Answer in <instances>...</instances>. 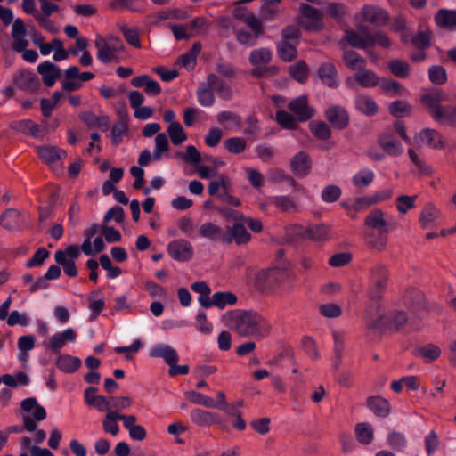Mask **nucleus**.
Instances as JSON below:
<instances>
[{"mask_svg":"<svg viewBox=\"0 0 456 456\" xmlns=\"http://www.w3.org/2000/svg\"><path fill=\"white\" fill-rule=\"evenodd\" d=\"M231 328L240 337L262 338L271 330V324L253 310H236L231 313Z\"/></svg>","mask_w":456,"mask_h":456,"instance_id":"obj_1","label":"nucleus"},{"mask_svg":"<svg viewBox=\"0 0 456 456\" xmlns=\"http://www.w3.org/2000/svg\"><path fill=\"white\" fill-rule=\"evenodd\" d=\"M408 321V314L403 310H393L386 314H379V312H370V309H366L365 322L369 330L379 329L382 332H399L406 327Z\"/></svg>","mask_w":456,"mask_h":456,"instance_id":"obj_2","label":"nucleus"},{"mask_svg":"<svg viewBox=\"0 0 456 456\" xmlns=\"http://www.w3.org/2000/svg\"><path fill=\"white\" fill-rule=\"evenodd\" d=\"M387 281L388 270L386 265L377 264L371 267L370 271V286L368 292L369 299L371 304L367 307L370 309V312H379L380 305H379V302L383 297Z\"/></svg>","mask_w":456,"mask_h":456,"instance_id":"obj_3","label":"nucleus"},{"mask_svg":"<svg viewBox=\"0 0 456 456\" xmlns=\"http://www.w3.org/2000/svg\"><path fill=\"white\" fill-rule=\"evenodd\" d=\"M273 58L272 52L268 48H258L253 50L248 61L254 69L250 70L251 77L255 78H268L276 76L279 73L277 66H266Z\"/></svg>","mask_w":456,"mask_h":456,"instance_id":"obj_4","label":"nucleus"},{"mask_svg":"<svg viewBox=\"0 0 456 456\" xmlns=\"http://www.w3.org/2000/svg\"><path fill=\"white\" fill-rule=\"evenodd\" d=\"M344 39L352 47L362 50H368L375 44L383 48H388L391 45L389 37L382 30H379L375 34L360 35L354 30L346 29Z\"/></svg>","mask_w":456,"mask_h":456,"instance_id":"obj_5","label":"nucleus"},{"mask_svg":"<svg viewBox=\"0 0 456 456\" xmlns=\"http://www.w3.org/2000/svg\"><path fill=\"white\" fill-rule=\"evenodd\" d=\"M151 357L162 358L169 365L168 374L171 377L177 375H186L189 372L188 365H177L178 354L168 345H158L151 352Z\"/></svg>","mask_w":456,"mask_h":456,"instance_id":"obj_6","label":"nucleus"},{"mask_svg":"<svg viewBox=\"0 0 456 456\" xmlns=\"http://www.w3.org/2000/svg\"><path fill=\"white\" fill-rule=\"evenodd\" d=\"M299 12L300 16L297 18V22L305 30L321 31L323 29V13L319 9L302 3L299 5Z\"/></svg>","mask_w":456,"mask_h":456,"instance_id":"obj_7","label":"nucleus"},{"mask_svg":"<svg viewBox=\"0 0 456 456\" xmlns=\"http://www.w3.org/2000/svg\"><path fill=\"white\" fill-rule=\"evenodd\" d=\"M419 101L428 110V113L441 122V111L444 107L441 103L447 101V94L439 88H432L423 93Z\"/></svg>","mask_w":456,"mask_h":456,"instance_id":"obj_8","label":"nucleus"},{"mask_svg":"<svg viewBox=\"0 0 456 456\" xmlns=\"http://www.w3.org/2000/svg\"><path fill=\"white\" fill-rule=\"evenodd\" d=\"M33 409L35 410L33 412V418L28 415H23L22 417L24 423L22 428L29 432H33L37 429L36 421H42L46 418L45 409L37 403L35 397H29L21 402L20 411L30 412Z\"/></svg>","mask_w":456,"mask_h":456,"instance_id":"obj_9","label":"nucleus"},{"mask_svg":"<svg viewBox=\"0 0 456 456\" xmlns=\"http://www.w3.org/2000/svg\"><path fill=\"white\" fill-rule=\"evenodd\" d=\"M403 305L413 313L429 311L430 305L425 294L417 288H408L402 296Z\"/></svg>","mask_w":456,"mask_h":456,"instance_id":"obj_10","label":"nucleus"},{"mask_svg":"<svg viewBox=\"0 0 456 456\" xmlns=\"http://www.w3.org/2000/svg\"><path fill=\"white\" fill-rule=\"evenodd\" d=\"M324 117L335 129L344 130L349 126L350 116L347 110L340 105L329 107L324 112Z\"/></svg>","mask_w":456,"mask_h":456,"instance_id":"obj_11","label":"nucleus"},{"mask_svg":"<svg viewBox=\"0 0 456 456\" xmlns=\"http://www.w3.org/2000/svg\"><path fill=\"white\" fill-rule=\"evenodd\" d=\"M328 233L329 227L323 224L309 225L307 227L302 225H296L294 227V234L296 236L314 241L326 240Z\"/></svg>","mask_w":456,"mask_h":456,"instance_id":"obj_12","label":"nucleus"},{"mask_svg":"<svg viewBox=\"0 0 456 456\" xmlns=\"http://www.w3.org/2000/svg\"><path fill=\"white\" fill-rule=\"evenodd\" d=\"M288 108L299 122L309 120L315 114V110L308 105L306 95H301L293 99L289 103Z\"/></svg>","mask_w":456,"mask_h":456,"instance_id":"obj_13","label":"nucleus"},{"mask_svg":"<svg viewBox=\"0 0 456 456\" xmlns=\"http://www.w3.org/2000/svg\"><path fill=\"white\" fill-rule=\"evenodd\" d=\"M258 280L263 279L266 282L267 287H272L274 284L285 282L286 281H295V273L286 268H273L261 272Z\"/></svg>","mask_w":456,"mask_h":456,"instance_id":"obj_14","label":"nucleus"},{"mask_svg":"<svg viewBox=\"0 0 456 456\" xmlns=\"http://www.w3.org/2000/svg\"><path fill=\"white\" fill-rule=\"evenodd\" d=\"M251 234L247 231L244 224L235 222L232 226H226L224 243L231 244L235 242L237 245H244L249 242Z\"/></svg>","mask_w":456,"mask_h":456,"instance_id":"obj_15","label":"nucleus"},{"mask_svg":"<svg viewBox=\"0 0 456 456\" xmlns=\"http://www.w3.org/2000/svg\"><path fill=\"white\" fill-rule=\"evenodd\" d=\"M167 253L175 260L185 262L191 259L193 248L188 240H176L168 244Z\"/></svg>","mask_w":456,"mask_h":456,"instance_id":"obj_16","label":"nucleus"},{"mask_svg":"<svg viewBox=\"0 0 456 456\" xmlns=\"http://www.w3.org/2000/svg\"><path fill=\"white\" fill-rule=\"evenodd\" d=\"M365 21L377 27H382L387 24L389 16L387 12L377 5L366 4L361 12Z\"/></svg>","mask_w":456,"mask_h":456,"instance_id":"obj_17","label":"nucleus"},{"mask_svg":"<svg viewBox=\"0 0 456 456\" xmlns=\"http://www.w3.org/2000/svg\"><path fill=\"white\" fill-rule=\"evenodd\" d=\"M37 72L42 76V82L47 87H52L61 77V69L55 63L48 61L37 66Z\"/></svg>","mask_w":456,"mask_h":456,"instance_id":"obj_18","label":"nucleus"},{"mask_svg":"<svg viewBox=\"0 0 456 456\" xmlns=\"http://www.w3.org/2000/svg\"><path fill=\"white\" fill-rule=\"evenodd\" d=\"M13 83L21 90L37 91L40 86L38 77L28 70H20L13 78Z\"/></svg>","mask_w":456,"mask_h":456,"instance_id":"obj_19","label":"nucleus"},{"mask_svg":"<svg viewBox=\"0 0 456 456\" xmlns=\"http://www.w3.org/2000/svg\"><path fill=\"white\" fill-rule=\"evenodd\" d=\"M95 47L98 50L97 57L103 63H109L116 59L114 53L121 52V45H110L102 37L95 39Z\"/></svg>","mask_w":456,"mask_h":456,"instance_id":"obj_20","label":"nucleus"},{"mask_svg":"<svg viewBox=\"0 0 456 456\" xmlns=\"http://www.w3.org/2000/svg\"><path fill=\"white\" fill-rule=\"evenodd\" d=\"M366 406L379 418H387L391 412L390 403L379 395L369 396L366 399Z\"/></svg>","mask_w":456,"mask_h":456,"instance_id":"obj_21","label":"nucleus"},{"mask_svg":"<svg viewBox=\"0 0 456 456\" xmlns=\"http://www.w3.org/2000/svg\"><path fill=\"white\" fill-rule=\"evenodd\" d=\"M312 161L309 155L305 151H299L291 161L290 167L293 173L300 177L305 176L311 170Z\"/></svg>","mask_w":456,"mask_h":456,"instance_id":"obj_22","label":"nucleus"},{"mask_svg":"<svg viewBox=\"0 0 456 456\" xmlns=\"http://www.w3.org/2000/svg\"><path fill=\"white\" fill-rule=\"evenodd\" d=\"M318 76L325 86L330 88H337L338 86V71L332 63H322L318 69Z\"/></svg>","mask_w":456,"mask_h":456,"instance_id":"obj_23","label":"nucleus"},{"mask_svg":"<svg viewBox=\"0 0 456 456\" xmlns=\"http://www.w3.org/2000/svg\"><path fill=\"white\" fill-rule=\"evenodd\" d=\"M76 339V332L73 329H66L61 333L53 335L49 340L48 348L53 353H59V350L65 346L67 342H73Z\"/></svg>","mask_w":456,"mask_h":456,"instance_id":"obj_24","label":"nucleus"},{"mask_svg":"<svg viewBox=\"0 0 456 456\" xmlns=\"http://www.w3.org/2000/svg\"><path fill=\"white\" fill-rule=\"evenodd\" d=\"M385 213L380 208L372 209L364 219V225L374 231L388 232Z\"/></svg>","mask_w":456,"mask_h":456,"instance_id":"obj_25","label":"nucleus"},{"mask_svg":"<svg viewBox=\"0 0 456 456\" xmlns=\"http://www.w3.org/2000/svg\"><path fill=\"white\" fill-rule=\"evenodd\" d=\"M0 225L7 231H17L20 228V212L13 208L6 209L0 216Z\"/></svg>","mask_w":456,"mask_h":456,"instance_id":"obj_26","label":"nucleus"},{"mask_svg":"<svg viewBox=\"0 0 456 456\" xmlns=\"http://www.w3.org/2000/svg\"><path fill=\"white\" fill-rule=\"evenodd\" d=\"M378 143L389 155L397 156L401 153V143L395 140L392 132L380 134L378 138Z\"/></svg>","mask_w":456,"mask_h":456,"instance_id":"obj_27","label":"nucleus"},{"mask_svg":"<svg viewBox=\"0 0 456 456\" xmlns=\"http://www.w3.org/2000/svg\"><path fill=\"white\" fill-rule=\"evenodd\" d=\"M207 86H208L212 91L217 92L219 96L224 100H230L232 95L231 87L222 80L217 75L211 73L207 77Z\"/></svg>","mask_w":456,"mask_h":456,"instance_id":"obj_28","label":"nucleus"},{"mask_svg":"<svg viewBox=\"0 0 456 456\" xmlns=\"http://www.w3.org/2000/svg\"><path fill=\"white\" fill-rule=\"evenodd\" d=\"M237 296L231 291H220L213 294L209 301H205L208 308L215 305L220 309H224L227 305H232L237 303Z\"/></svg>","mask_w":456,"mask_h":456,"instance_id":"obj_29","label":"nucleus"},{"mask_svg":"<svg viewBox=\"0 0 456 456\" xmlns=\"http://www.w3.org/2000/svg\"><path fill=\"white\" fill-rule=\"evenodd\" d=\"M419 139L421 142H426L427 144L436 150L445 148V142L443 135L433 128H425L419 133Z\"/></svg>","mask_w":456,"mask_h":456,"instance_id":"obj_30","label":"nucleus"},{"mask_svg":"<svg viewBox=\"0 0 456 456\" xmlns=\"http://www.w3.org/2000/svg\"><path fill=\"white\" fill-rule=\"evenodd\" d=\"M388 232L372 231L365 235V242L372 250L381 252L386 248Z\"/></svg>","mask_w":456,"mask_h":456,"instance_id":"obj_31","label":"nucleus"},{"mask_svg":"<svg viewBox=\"0 0 456 456\" xmlns=\"http://www.w3.org/2000/svg\"><path fill=\"white\" fill-rule=\"evenodd\" d=\"M190 416L191 421L200 427H210L214 424L221 423L216 419V414L202 409L192 410Z\"/></svg>","mask_w":456,"mask_h":456,"instance_id":"obj_32","label":"nucleus"},{"mask_svg":"<svg viewBox=\"0 0 456 456\" xmlns=\"http://www.w3.org/2000/svg\"><path fill=\"white\" fill-rule=\"evenodd\" d=\"M435 21L439 28L456 29V11L440 9L435 15Z\"/></svg>","mask_w":456,"mask_h":456,"instance_id":"obj_33","label":"nucleus"},{"mask_svg":"<svg viewBox=\"0 0 456 456\" xmlns=\"http://www.w3.org/2000/svg\"><path fill=\"white\" fill-rule=\"evenodd\" d=\"M39 157L47 164L53 163L66 157L67 152L55 146H41L37 148Z\"/></svg>","mask_w":456,"mask_h":456,"instance_id":"obj_34","label":"nucleus"},{"mask_svg":"<svg viewBox=\"0 0 456 456\" xmlns=\"http://www.w3.org/2000/svg\"><path fill=\"white\" fill-rule=\"evenodd\" d=\"M199 233L202 237L208 238L214 241L219 240L223 243L225 237V232H224L219 226L211 222H207L201 224L199 230Z\"/></svg>","mask_w":456,"mask_h":456,"instance_id":"obj_35","label":"nucleus"},{"mask_svg":"<svg viewBox=\"0 0 456 456\" xmlns=\"http://www.w3.org/2000/svg\"><path fill=\"white\" fill-rule=\"evenodd\" d=\"M355 107L361 113L368 117L376 115L379 110L377 103L369 95H359L355 100Z\"/></svg>","mask_w":456,"mask_h":456,"instance_id":"obj_36","label":"nucleus"},{"mask_svg":"<svg viewBox=\"0 0 456 456\" xmlns=\"http://www.w3.org/2000/svg\"><path fill=\"white\" fill-rule=\"evenodd\" d=\"M297 45L279 41L277 43V54L278 57L285 61L290 62L297 57Z\"/></svg>","mask_w":456,"mask_h":456,"instance_id":"obj_37","label":"nucleus"},{"mask_svg":"<svg viewBox=\"0 0 456 456\" xmlns=\"http://www.w3.org/2000/svg\"><path fill=\"white\" fill-rule=\"evenodd\" d=\"M441 348L434 344H427L423 346L416 348L415 350V354L421 357L427 363L438 359L441 355Z\"/></svg>","mask_w":456,"mask_h":456,"instance_id":"obj_38","label":"nucleus"},{"mask_svg":"<svg viewBox=\"0 0 456 456\" xmlns=\"http://www.w3.org/2000/svg\"><path fill=\"white\" fill-rule=\"evenodd\" d=\"M56 366L66 373H72L79 369L81 361L77 357L63 354L58 357Z\"/></svg>","mask_w":456,"mask_h":456,"instance_id":"obj_39","label":"nucleus"},{"mask_svg":"<svg viewBox=\"0 0 456 456\" xmlns=\"http://www.w3.org/2000/svg\"><path fill=\"white\" fill-rule=\"evenodd\" d=\"M357 441L364 445L370 444L374 438V430L370 423L361 422L355 425Z\"/></svg>","mask_w":456,"mask_h":456,"instance_id":"obj_40","label":"nucleus"},{"mask_svg":"<svg viewBox=\"0 0 456 456\" xmlns=\"http://www.w3.org/2000/svg\"><path fill=\"white\" fill-rule=\"evenodd\" d=\"M312 134L321 141H328L331 137V129L324 121L313 120L309 123Z\"/></svg>","mask_w":456,"mask_h":456,"instance_id":"obj_41","label":"nucleus"},{"mask_svg":"<svg viewBox=\"0 0 456 456\" xmlns=\"http://www.w3.org/2000/svg\"><path fill=\"white\" fill-rule=\"evenodd\" d=\"M289 76L300 84L308 78L309 69L305 61H299L289 68Z\"/></svg>","mask_w":456,"mask_h":456,"instance_id":"obj_42","label":"nucleus"},{"mask_svg":"<svg viewBox=\"0 0 456 456\" xmlns=\"http://www.w3.org/2000/svg\"><path fill=\"white\" fill-rule=\"evenodd\" d=\"M412 107L410 103L403 100L392 102L388 106V111L393 117L399 118L411 114Z\"/></svg>","mask_w":456,"mask_h":456,"instance_id":"obj_43","label":"nucleus"},{"mask_svg":"<svg viewBox=\"0 0 456 456\" xmlns=\"http://www.w3.org/2000/svg\"><path fill=\"white\" fill-rule=\"evenodd\" d=\"M438 210L431 203L425 205L419 215V224L421 227L428 228L438 218Z\"/></svg>","mask_w":456,"mask_h":456,"instance_id":"obj_44","label":"nucleus"},{"mask_svg":"<svg viewBox=\"0 0 456 456\" xmlns=\"http://www.w3.org/2000/svg\"><path fill=\"white\" fill-rule=\"evenodd\" d=\"M354 78L356 82L362 87H373L379 84V77L374 71L363 69L355 73Z\"/></svg>","mask_w":456,"mask_h":456,"instance_id":"obj_45","label":"nucleus"},{"mask_svg":"<svg viewBox=\"0 0 456 456\" xmlns=\"http://www.w3.org/2000/svg\"><path fill=\"white\" fill-rule=\"evenodd\" d=\"M390 72L400 78H405L410 74L411 67L409 63L400 59H393L388 62Z\"/></svg>","mask_w":456,"mask_h":456,"instance_id":"obj_46","label":"nucleus"},{"mask_svg":"<svg viewBox=\"0 0 456 456\" xmlns=\"http://www.w3.org/2000/svg\"><path fill=\"white\" fill-rule=\"evenodd\" d=\"M201 48L202 45L200 42L193 43L191 48L179 57L181 64L185 68H188L191 65L194 67L197 62V56L200 53Z\"/></svg>","mask_w":456,"mask_h":456,"instance_id":"obj_47","label":"nucleus"},{"mask_svg":"<svg viewBox=\"0 0 456 456\" xmlns=\"http://www.w3.org/2000/svg\"><path fill=\"white\" fill-rule=\"evenodd\" d=\"M187 399H189L191 403L195 404L203 405L208 408H216L218 405L214 401L213 398L207 396L201 393H199L194 390L187 391L185 393Z\"/></svg>","mask_w":456,"mask_h":456,"instance_id":"obj_48","label":"nucleus"},{"mask_svg":"<svg viewBox=\"0 0 456 456\" xmlns=\"http://www.w3.org/2000/svg\"><path fill=\"white\" fill-rule=\"evenodd\" d=\"M167 134L174 145H179L187 139L186 134L179 122H171L167 127Z\"/></svg>","mask_w":456,"mask_h":456,"instance_id":"obj_49","label":"nucleus"},{"mask_svg":"<svg viewBox=\"0 0 456 456\" xmlns=\"http://www.w3.org/2000/svg\"><path fill=\"white\" fill-rule=\"evenodd\" d=\"M343 60L345 61L346 66L352 70L356 69L357 67L362 68L366 64L364 58L360 56V54L354 50L345 51L343 54Z\"/></svg>","mask_w":456,"mask_h":456,"instance_id":"obj_50","label":"nucleus"},{"mask_svg":"<svg viewBox=\"0 0 456 456\" xmlns=\"http://www.w3.org/2000/svg\"><path fill=\"white\" fill-rule=\"evenodd\" d=\"M428 77L432 84L442 86L447 82L448 76L445 69L440 65H434L428 69Z\"/></svg>","mask_w":456,"mask_h":456,"instance_id":"obj_51","label":"nucleus"},{"mask_svg":"<svg viewBox=\"0 0 456 456\" xmlns=\"http://www.w3.org/2000/svg\"><path fill=\"white\" fill-rule=\"evenodd\" d=\"M54 259L59 265H61L63 267L64 273L69 277L77 276L78 273L75 261L65 258L62 253H55Z\"/></svg>","mask_w":456,"mask_h":456,"instance_id":"obj_52","label":"nucleus"},{"mask_svg":"<svg viewBox=\"0 0 456 456\" xmlns=\"http://www.w3.org/2000/svg\"><path fill=\"white\" fill-rule=\"evenodd\" d=\"M191 289L200 294L198 300L202 307L208 308V305L205 304V301H209L211 289L209 286L205 281H196L191 284Z\"/></svg>","mask_w":456,"mask_h":456,"instance_id":"obj_53","label":"nucleus"},{"mask_svg":"<svg viewBox=\"0 0 456 456\" xmlns=\"http://www.w3.org/2000/svg\"><path fill=\"white\" fill-rule=\"evenodd\" d=\"M431 31H419L411 37V44L419 50L423 51L431 46Z\"/></svg>","mask_w":456,"mask_h":456,"instance_id":"obj_54","label":"nucleus"},{"mask_svg":"<svg viewBox=\"0 0 456 456\" xmlns=\"http://www.w3.org/2000/svg\"><path fill=\"white\" fill-rule=\"evenodd\" d=\"M297 118L292 114L283 110L276 111L277 123L285 129H296L297 127Z\"/></svg>","mask_w":456,"mask_h":456,"instance_id":"obj_55","label":"nucleus"},{"mask_svg":"<svg viewBox=\"0 0 456 456\" xmlns=\"http://www.w3.org/2000/svg\"><path fill=\"white\" fill-rule=\"evenodd\" d=\"M224 148L231 153H242L247 147V141L242 137H232L224 142Z\"/></svg>","mask_w":456,"mask_h":456,"instance_id":"obj_56","label":"nucleus"},{"mask_svg":"<svg viewBox=\"0 0 456 456\" xmlns=\"http://www.w3.org/2000/svg\"><path fill=\"white\" fill-rule=\"evenodd\" d=\"M301 31L294 25H288L281 30V40L295 45L299 44Z\"/></svg>","mask_w":456,"mask_h":456,"instance_id":"obj_57","label":"nucleus"},{"mask_svg":"<svg viewBox=\"0 0 456 456\" xmlns=\"http://www.w3.org/2000/svg\"><path fill=\"white\" fill-rule=\"evenodd\" d=\"M119 414L117 411H109L106 414L105 419L103 420V429L107 433H110L115 436L119 431V427L117 424Z\"/></svg>","mask_w":456,"mask_h":456,"instance_id":"obj_58","label":"nucleus"},{"mask_svg":"<svg viewBox=\"0 0 456 456\" xmlns=\"http://www.w3.org/2000/svg\"><path fill=\"white\" fill-rule=\"evenodd\" d=\"M169 149V142L166 134H158L155 137V149L153 151V159L155 160L160 159L162 153L167 151Z\"/></svg>","mask_w":456,"mask_h":456,"instance_id":"obj_59","label":"nucleus"},{"mask_svg":"<svg viewBox=\"0 0 456 456\" xmlns=\"http://www.w3.org/2000/svg\"><path fill=\"white\" fill-rule=\"evenodd\" d=\"M64 77L67 79H78L83 83L93 79L94 74L89 71L80 72L78 67L71 66L64 71Z\"/></svg>","mask_w":456,"mask_h":456,"instance_id":"obj_60","label":"nucleus"},{"mask_svg":"<svg viewBox=\"0 0 456 456\" xmlns=\"http://www.w3.org/2000/svg\"><path fill=\"white\" fill-rule=\"evenodd\" d=\"M237 41L243 45L253 46L255 45L260 36L255 33H250L245 29H234Z\"/></svg>","mask_w":456,"mask_h":456,"instance_id":"obj_61","label":"nucleus"},{"mask_svg":"<svg viewBox=\"0 0 456 456\" xmlns=\"http://www.w3.org/2000/svg\"><path fill=\"white\" fill-rule=\"evenodd\" d=\"M120 30L123 33V36H124L126 41L129 45H131L136 48L141 47L139 29L137 28H135V27L128 28L126 26H121Z\"/></svg>","mask_w":456,"mask_h":456,"instance_id":"obj_62","label":"nucleus"},{"mask_svg":"<svg viewBox=\"0 0 456 456\" xmlns=\"http://www.w3.org/2000/svg\"><path fill=\"white\" fill-rule=\"evenodd\" d=\"M176 156L193 166H197L202 159L200 153L193 145L187 146L185 153L179 152Z\"/></svg>","mask_w":456,"mask_h":456,"instance_id":"obj_63","label":"nucleus"},{"mask_svg":"<svg viewBox=\"0 0 456 456\" xmlns=\"http://www.w3.org/2000/svg\"><path fill=\"white\" fill-rule=\"evenodd\" d=\"M197 98L199 103L204 107H210L215 103L214 92L208 86L198 89Z\"/></svg>","mask_w":456,"mask_h":456,"instance_id":"obj_64","label":"nucleus"}]
</instances>
